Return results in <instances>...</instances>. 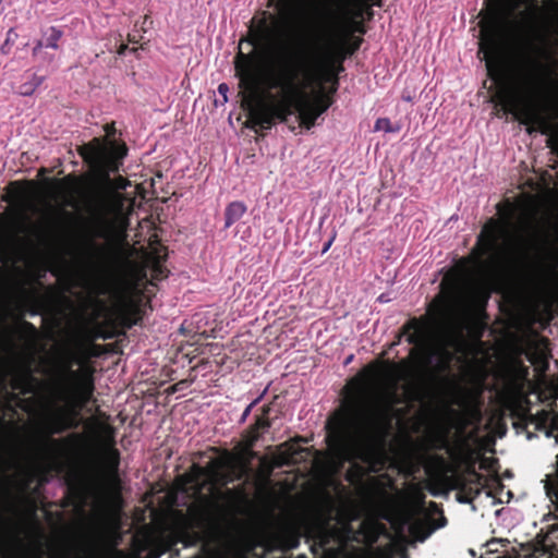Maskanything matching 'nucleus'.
I'll list each match as a JSON object with an SVG mask.
<instances>
[{
	"label": "nucleus",
	"instance_id": "32",
	"mask_svg": "<svg viewBox=\"0 0 558 558\" xmlns=\"http://www.w3.org/2000/svg\"><path fill=\"white\" fill-rule=\"evenodd\" d=\"M25 327L29 328L32 331L36 332V328L33 324L25 322Z\"/></svg>",
	"mask_w": 558,
	"mask_h": 558
},
{
	"label": "nucleus",
	"instance_id": "14",
	"mask_svg": "<svg viewBox=\"0 0 558 558\" xmlns=\"http://www.w3.org/2000/svg\"><path fill=\"white\" fill-rule=\"evenodd\" d=\"M532 116L539 123L542 134L550 135L547 141V146L558 154V131L556 128L538 114L532 113Z\"/></svg>",
	"mask_w": 558,
	"mask_h": 558
},
{
	"label": "nucleus",
	"instance_id": "18",
	"mask_svg": "<svg viewBox=\"0 0 558 558\" xmlns=\"http://www.w3.org/2000/svg\"><path fill=\"white\" fill-rule=\"evenodd\" d=\"M375 131H385L387 133H397L400 126H393L388 118H379L375 122Z\"/></svg>",
	"mask_w": 558,
	"mask_h": 558
},
{
	"label": "nucleus",
	"instance_id": "36",
	"mask_svg": "<svg viewBox=\"0 0 558 558\" xmlns=\"http://www.w3.org/2000/svg\"><path fill=\"white\" fill-rule=\"evenodd\" d=\"M352 359H353V355H350V356L345 360L344 365H348V364L352 361Z\"/></svg>",
	"mask_w": 558,
	"mask_h": 558
},
{
	"label": "nucleus",
	"instance_id": "21",
	"mask_svg": "<svg viewBox=\"0 0 558 558\" xmlns=\"http://www.w3.org/2000/svg\"><path fill=\"white\" fill-rule=\"evenodd\" d=\"M218 93L220 96H222V102L228 101V93H229V86L226 83H221L218 85Z\"/></svg>",
	"mask_w": 558,
	"mask_h": 558
},
{
	"label": "nucleus",
	"instance_id": "15",
	"mask_svg": "<svg viewBox=\"0 0 558 558\" xmlns=\"http://www.w3.org/2000/svg\"><path fill=\"white\" fill-rule=\"evenodd\" d=\"M63 32L54 26L48 27L46 31L43 32V44L45 45V48H51V49H58L59 48V40L62 38Z\"/></svg>",
	"mask_w": 558,
	"mask_h": 558
},
{
	"label": "nucleus",
	"instance_id": "38",
	"mask_svg": "<svg viewBox=\"0 0 558 558\" xmlns=\"http://www.w3.org/2000/svg\"><path fill=\"white\" fill-rule=\"evenodd\" d=\"M533 68H534V70H538L539 69V64L537 62H533Z\"/></svg>",
	"mask_w": 558,
	"mask_h": 558
},
{
	"label": "nucleus",
	"instance_id": "42",
	"mask_svg": "<svg viewBox=\"0 0 558 558\" xmlns=\"http://www.w3.org/2000/svg\"><path fill=\"white\" fill-rule=\"evenodd\" d=\"M63 214L68 217V218H71V214L68 213V211H63Z\"/></svg>",
	"mask_w": 558,
	"mask_h": 558
},
{
	"label": "nucleus",
	"instance_id": "3",
	"mask_svg": "<svg viewBox=\"0 0 558 558\" xmlns=\"http://www.w3.org/2000/svg\"><path fill=\"white\" fill-rule=\"evenodd\" d=\"M0 526L21 547L16 558H38L45 532L36 518L22 515L20 499L10 489V482L0 486Z\"/></svg>",
	"mask_w": 558,
	"mask_h": 558
},
{
	"label": "nucleus",
	"instance_id": "22",
	"mask_svg": "<svg viewBox=\"0 0 558 558\" xmlns=\"http://www.w3.org/2000/svg\"><path fill=\"white\" fill-rule=\"evenodd\" d=\"M253 409H254V407H253V405H251V404H248V405L244 409V411L242 412V414H241V416H240V418H239V422H238L240 425H241V424H244V423L246 422V420H247V417L250 416V414H251V412H252V410H253Z\"/></svg>",
	"mask_w": 558,
	"mask_h": 558
},
{
	"label": "nucleus",
	"instance_id": "37",
	"mask_svg": "<svg viewBox=\"0 0 558 558\" xmlns=\"http://www.w3.org/2000/svg\"><path fill=\"white\" fill-rule=\"evenodd\" d=\"M182 384H183V381L179 383V385H182ZM177 386H178V384H177L175 386H173V387H172V391H177V390H179V387H177Z\"/></svg>",
	"mask_w": 558,
	"mask_h": 558
},
{
	"label": "nucleus",
	"instance_id": "33",
	"mask_svg": "<svg viewBox=\"0 0 558 558\" xmlns=\"http://www.w3.org/2000/svg\"><path fill=\"white\" fill-rule=\"evenodd\" d=\"M329 543V535H325L324 539L322 541V546H326Z\"/></svg>",
	"mask_w": 558,
	"mask_h": 558
},
{
	"label": "nucleus",
	"instance_id": "23",
	"mask_svg": "<svg viewBox=\"0 0 558 558\" xmlns=\"http://www.w3.org/2000/svg\"><path fill=\"white\" fill-rule=\"evenodd\" d=\"M43 48H45L43 39L37 40L33 48V56H37Z\"/></svg>",
	"mask_w": 558,
	"mask_h": 558
},
{
	"label": "nucleus",
	"instance_id": "12",
	"mask_svg": "<svg viewBox=\"0 0 558 558\" xmlns=\"http://www.w3.org/2000/svg\"><path fill=\"white\" fill-rule=\"evenodd\" d=\"M247 207L242 201H234L227 205L225 209V229L230 228L239 221L246 213Z\"/></svg>",
	"mask_w": 558,
	"mask_h": 558
},
{
	"label": "nucleus",
	"instance_id": "8",
	"mask_svg": "<svg viewBox=\"0 0 558 558\" xmlns=\"http://www.w3.org/2000/svg\"><path fill=\"white\" fill-rule=\"evenodd\" d=\"M403 329L408 333L407 341L409 344L418 349L426 345L428 341V327L425 322L412 318L403 326Z\"/></svg>",
	"mask_w": 558,
	"mask_h": 558
},
{
	"label": "nucleus",
	"instance_id": "28",
	"mask_svg": "<svg viewBox=\"0 0 558 558\" xmlns=\"http://www.w3.org/2000/svg\"><path fill=\"white\" fill-rule=\"evenodd\" d=\"M499 542L509 543L508 539H492L490 542L487 543V546L493 550L492 546Z\"/></svg>",
	"mask_w": 558,
	"mask_h": 558
},
{
	"label": "nucleus",
	"instance_id": "26",
	"mask_svg": "<svg viewBox=\"0 0 558 558\" xmlns=\"http://www.w3.org/2000/svg\"><path fill=\"white\" fill-rule=\"evenodd\" d=\"M270 410L271 409H270L269 405H264L263 409H262V415L260 416H264V417L268 418Z\"/></svg>",
	"mask_w": 558,
	"mask_h": 558
},
{
	"label": "nucleus",
	"instance_id": "20",
	"mask_svg": "<svg viewBox=\"0 0 558 558\" xmlns=\"http://www.w3.org/2000/svg\"><path fill=\"white\" fill-rule=\"evenodd\" d=\"M257 119L259 123L264 126L266 124V128H270L274 120V114L267 110H260L257 112Z\"/></svg>",
	"mask_w": 558,
	"mask_h": 558
},
{
	"label": "nucleus",
	"instance_id": "31",
	"mask_svg": "<svg viewBox=\"0 0 558 558\" xmlns=\"http://www.w3.org/2000/svg\"><path fill=\"white\" fill-rule=\"evenodd\" d=\"M196 470H197V475H199V476H204L208 472L206 469H204L202 466H196Z\"/></svg>",
	"mask_w": 558,
	"mask_h": 558
},
{
	"label": "nucleus",
	"instance_id": "7",
	"mask_svg": "<svg viewBox=\"0 0 558 558\" xmlns=\"http://www.w3.org/2000/svg\"><path fill=\"white\" fill-rule=\"evenodd\" d=\"M235 70L241 85L247 90H253L256 87L257 78L252 58L240 51L236 57Z\"/></svg>",
	"mask_w": 558,
	"mask_h": 558
},
{
	"label": "nucleus",
	"instance_id": "24",
	"mask_svg": "<svg viewBox=\"0 0 558 558\" xmlns=\"http://www.w3.org/2000/svg\"><path fill=\"white\" fill-rule=\"evenodd\" d=\"M268 388L266 387L263 392L256 397L250 404L254 408L264 399L265 395L267 393Z\"/></svg>",
	"mask_w": 558,
	"mask_h": 558
},
{
	"label": "nucleus",
	"instance_id": "17",
	"mask_svg": "<svg viewBox=\"0 0 558 558\" xmlns=\"http://www.w3.org/2000/svg\"><path fill=\"white\" fill-rule=\"evenodd\" d=\"M17 38H19V34L16 33L14 27H11L7 32L5 39H4L3 44L0 47V52L2 54H9L11 52V50H12V47L15 45Z\"/></svg>",
	"mask_w": 558,
	"mask_h": 558
},
{
	"label": "nucleus",
	"instance_id": "9",
	"mask_svg": "<svg viewBox=\"0 0 558 558\" xmlns=\"http://www.w3.org/2000/svg\"><path fill=\"white\" fill-rule=\"evenodd\" d=\"M530 0H500L498 10V23L501 26L511 24L514 13L525 7Z\"/></svg>",
	"mask_w": 558,
	"mask_h": 558
},
{
	"label": "nucleus",
	"instance_id": "6",
	"mask_svg": "<svg viewBox=\"0 0 558 558\" xmlns=\"http://www.w3.org/2000/svg\"><path fill=\"white\" fill-rule=\"evenodd\" d=\"M497 229V222L495 220H490L488 225L484 226L483 230L478 234L477 243L482 245L487 253H494L498 255L517 253L519 251L518 247H505L498 244Z\"/></svg>",
	"mask_w": 558,
	"mask_h": 558
},
{
	"label": "nucleus",
	"instance_id": "4",
	"mask_svg": "<svg viewBox=\"0 0 558 558\" xmlns=\"http://www.w3.org/2000/svg\"><path fill=\"white\" fill-rule=\"evenodd\" d=\"M78 150L89 169L104 180H108L111 173L120 171L128 154L125 144H117L101 138L92 140L81 146Z\"/></svg>",
	"mask_w": 558,
	"mask_h": 558
},
{
	"label": "nucleus",
	"instance_id": "27",
	"mask_svg": "<svg viewBox=\"0 0 558 558\" xmlns=\"http://www.w3.org/2000/svg\"><path fill=\"white\" fill-rule=\"evenodd\" d=\"M317 106V111H322V114L328 109V104H315Z\"/></svg>",
	"mask_w": 558,
	"mask_h": 558
},
{
	"label": "nucleus",
	"instance_id": "43",
	"mask_svg": "<svg viewBox=\"0 0 558 558\" xmlns=\"http://www.w3.org/2000/svg\"><path fill=\"white\" fill-rule=\"evenodd\" d=\"M379 301H381V302H384V301H385L384 294H381V295L379 296Z\"/></svg>",
	"mask_w": 558,
	"mask_h": 558
},
{
	"label": "nucleus",
	"instance_id": "35",
	"mask_svg": "<svg viewBox=\"0 0 558 558\" xmlns=\"http://www.w3.org/2000/svg\"><path fill=\"white\" fill-rule=\"evenodd\" d=\"M446 523H447L446 518H442L441 521H440V524L438 526L442 527V526H445Z\"/></svg>",
	"mask_w": 558,
	"mask_h": 558
},
{
	"label": "nucleus",
	"instance_id": "41",
	"mask_svg": "<svg viewBox=\"0 0 558 558\" xmlns=\"http://www.w3.org/2000/svg\"><path fill=\"white\" fill-rule=\"evenodd\" d=\"M126 48V46H122L120 53H123Z\"/></svg>",
	"mask_w": 558,
	"mask_h": 558
},
{
	"label": "nucleus",
	"instance_id": "39",
	"mask_svg": "<svg viewBox=\"0 0 558 558\" xmlns=\"http://www.w3.org/2000/svg\"><path fill=\"white\" fill-rule=\"evenodd\" d=\"M521 15H522V17H523V19H526V17H527V14H526V12H525V11H523V12L521 13Z\"/></svg>",
	"mask_w": 558,
	"mask_h": 558
},
{
	"label": "nucleus",
	"instance_id": "1",
	"mask_svg": "<svg viewBox=\"0 0 558 558\" xmlns=\"http://www.w3.org/2000/svg\"><path fill=\"white\" fill-rule=\"evenodd\" d=\"M351 0H339L337 12L330 15L324 32L311 43L310 49L301 58L280 59L276 62L270 77V87L281 92L282 102L276 116L282 121L298 113L301 124L313 128L322 116L317 106L308 100L306 89L319 84L335 62L345 59L347 43L343 36V20Z\"/></svg>",
	"mask_w": 558,
	"mask_h": 558
},
{
	"label": "nucleus",
	"instance_id": "16",
	"mask_svg": "<svg viewBox=\"0 0 558 558\" xmlns=\"http://www.w3.org/2000/svg\"><path fill=\"white\" fill-rule=\"evenodd\" d=\"M106 463L111 476L116 477L120 466V451L117 448H109L106 451Z\"/></svg>",
	"mask_w": 558,
	"mask_h": 558
},
{
	"label": "nucleus",
	"instance_id": "25",
	"mask_svg": "<svg viewBox=\"0 0 558 558\" xmlns=\"http://www.w3.org/2000/svg\"><path fill=\"white\" fill-rule=\"evenodd\" d=\"M432 533H433V529H429L426 532H424L422 535H416L415 537L418 542L423 543L430 536Z\"/></svg>",
	"mask_w": 558,
	"mask_h": 558
},
{
	"label": "nucleus",
	"instance_id": "11",
	"mask_svg": "<svg viewBox=\"0 0 558 558\" xmlns=\"http://www.w3.org/2000/svg\"><path fill=\"white\" fill-rule=\"evenodd\" d=\"M23 82L17 86L16 93L21 96H32L37 88L45 82V75H37L31 71H26L22 75Z\"/></svg>",
	"mask_w": 558,
	"mask_h": 558
},
{
	"label": "nucleus",
	"instance_id": "30",
	"mask_svg": "<svg viewBox=\"0 0 558 558\" xmlns=\"http://www.w3.org/2000/svg\"><path fill=\"white\" fill-rule=\"evenodd\" d=\"M332 240H333V238H331L328 242H326V243L324 244L323 250H322V253H323V254H324V253H326V252L330 248L331 243H332Z\"/></svg>",
	"mask_w": 558,
	"mask_h": 558
},
{
	"label": "nucleus",
	"instance_id": "44",
	"mask_svg": "<svg viewBox=\"0 0 558 558\" xmlns=\"http://www.w3.org/2000/svg\"><path fill=\"white\" fill-rule=\"evenodd\" d=\"M470 554H471L472 556H475V551H474L473 549H470Z\"/></svg>",
	"mask_w": 558,
	"mask_h": 558
},
{
	"label": "nucleus",
	"instance_id": "5",
	"mask_svg": "<svg viewBox=\"0 0 558 558\" xmlns=\"http://www.w3.org/2000/svg\"><path fill=\"white\" fill-rule=\"evenodd\" d=\"M70 378L72 383L62 391L60 400L74 411L82 410L93 401V376H81L77 371H70Z\"/></svg>",
	"mask_w": 558,
	"mask_h": 558
},
{
	"label": "nucleus",
	"instance_id": "10",
	"mask_svg": "<svg viewBox=\"0 0 558 558\" xmlns=\"http://www.w3.org/2000/svg\"><path fill=\"white\" fill-rule=\"evenodd\" d=\"M74 427L72 418L68 417L63 411H58L49 417L46 423V432L48 435H59Z\"/></svg>",
	"mask_w": 558,
	"mask_h": 558
},
{
	"label": "nucleus",
	"instance_id": "2",
	"mask_svg": "<svg viewBox=\"0 0 558 558\" xmlns=\"http://www.w3.org/2000/svg\"><path fill=\"white\" fill-rule=\"evenodd\" d=\"M359 385L357 392L344 402L343 410L328 421V427L343 447L368 450L379 444L389 427L390 405L378 398V385Z\"/></svg>",
	"mask_w": 558,
	"mask_h": 558
},
{
	"label": "nucleus",
	"instance_id": "13",
	"mask_svg": "<svg viewBox=\"0 0 558 558\" xmlns=\"http://www.w3.org/2000/svg\"><path fill=\"white\" fill-rule=\"evenodd\" d=\"M270 426L271 424L268 418L256 415L255 422L247 429V444L253 446L259 439L260 435L266 433Z\"/></svg>",
	"mask_w": 558,
	"mask_h": 558
},
{
	"label": "nucleus",
	"instance_id": "45",
	"mask_svg": "<svg viewBox=\"0 0 558 558\" xmlns=\"http://www.w3.org/2000/svg\"><path fill=\"white\" fill-rule=\"evenodd\" d=\"M232 482H233V478L230 477L226 483L228 484V483H232Z\"/></svg>",
	"mask_w": 558,
	"mask_h": 558
},
{
	"label": "nucleus",
	"instance_id": "40",
	"mask_svg": "<svg viewBox=\"0 0 558 558\" xmlns=\"http://www.w3.org/2000/svg\"><path fill=\"white\" fill-rule=\"evenodd\" d=\"M411 353H412L413 355H415V354H417V350H416V349H412V350H411Z\"/></svg>",
	"mask_w": 558,
	"mask_h": 558
},
{
	"label": "nucleus",
	"instance_id": "19",
	"mask_svg": "<svg viewBox=\"0 0 558 558\" xmlns=\"http://www.w3.org/2000/svg\"><path fill=\"white\" fill-rule=\"evenodd\" d=\"M257 33H258L257 34V38H255L254 41H253L254 45H257V44H260V43H269L270 35H269V31L266 27V22L265 21L262 22L260 29H258Z\"/></svg>",
	"mask_w": 558,
	"mask_h": 558
},
{
	"label": "nucleus",
	"instance_id": "29",
	"mask_svg": "<svg viewBox=\"0 0 558 558\" xmlns=\"http://www.w3.org/2000/svg\"><path fill=\"white\" fill-rule=\"evenodd\" d=\"M105 130L109 135H113L116 133L113 124H107Z\"/></svg>",
	"mask_w": 558,
	"mask_h": 558
},
{
	"label": "nucleus",
	"instance_id": "34",
	"mask_svg": "<svg viewBox=\"0 0 558 558\" xmlns=\"http://www.w3.org/2000/svg\"><path fill=\"white\" fill-rule=\"evenodd\" d=\"M44 59L47 60L48 62H52L53 60V57L52 56H48L47 53L44 56Z\"/></svg>",
	"mask_w": 558,
	"mask_h": 558
}]
</instances>
